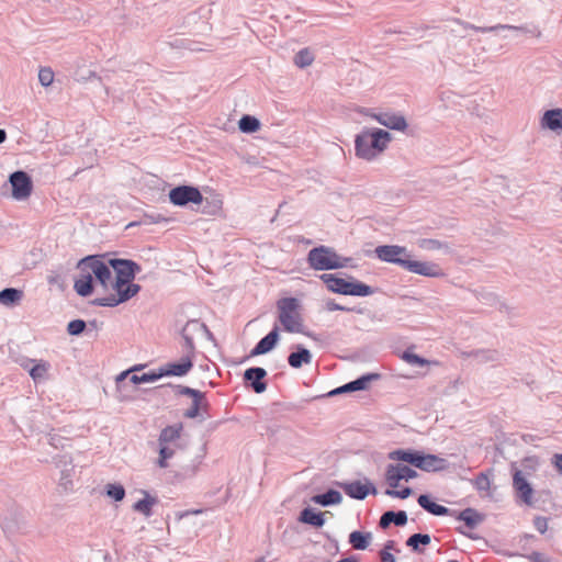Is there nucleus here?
Wrapping results in <instances>:
<instances>
[{
	"label": "nucleus",
	"instance_id": "nucleus-40",
	"mask_svg": "<svg viewBox=\"0 0 562 562\" xmlns=\"http://www.w3.org/2000/svg\"><path fill=\"white\" fill-rule=\"evenodd\" d=\"M386 494L390 496H393V497L404 499V498H407L412 494V490L409 487H405L403 490L392 488V490H387Z\"/></svg>",
	"mask_w": 562,
	"mask_h": 562
},
{
	"label": "nucleus",
	"instance_id": "nucleus-8",
	"mask_svg": "<svg viewBox=\"0 0 562 562\" xmlns=\"http://www.w3.org/2000/svg\"><path fill=\"white\" fill-rule=\"evenodd\" d=\"M194 345L191 339L186 338L183 346V356L178 362H169L159 369L162 376H183L193 367Z\"/></svg>",
	"mask_w": 562,
	"mask_h": 562
},
{
	"label": "nucleus",
	"instance_id": "nucleus-20",
	"mask_svg": "<svg viewBox=\"0 0 562 562\" xmlns=\"http://www.w3.org/2000/svg\"><path fill=\"white\" fill-rule=\"evenodd\" d=\"M182 428V424L165 427L158 438L159 445H169L170 442L178 440L181 436Z\"/></svg>",
	"mask_w": 562,
	"mask_h": 562
},
{
	"label": "nucleus",
	"instance_id": "nucleus-39",
	"mask_svg": "<svg viewBox=\"0 0 562 562\" xmlns=\"http://www.w3.org/2000/svg\"><path fill=\"white\" fill-rule=\"evenodd\" d=\"M85 328L86 323L83 321L75 319L68 324L67 330L70 335H79L85 330Z\"/></svg>",
	"mask_w": 562,
	"mask_h": 562
},
{
	"label": "nucleus",
	"instance_id": "nucleus-4",
	"mask_svg": "<svg viewBox=\"0 0 562 562\" xmlns=\"http://www.w3.org/2000/svg\"><path fill=\"white\" fill-rule=\"evenodd\" d=\"M301 303L295 297H283L277 302L278 319L283 330L291 334L304 331V318Z\"/></svg>",
	"mask_w": 562,
	"mask_h": 562
},
{
	"label": "nucleus",
	"instance_id": "nucleus-6",
	"mask_svg": "<svg viewBox=\"0 0 562 562\" xmlns=\"http://www.w3.org/2000/svg\"><path fill=\"white\" fill-rule=\"evenodd\" d=\"M307 261L312 269L323 271L345 268L350 259L339 256L330 247L318 246L308 251Z\"/></svg>",
	"mask_w": 562,
	"mask_h": 562
},
{
	"label": "nucleus",
	"instance_id": "nucleus-31",
	"mask_svg": "<svg viewBox=\"0 0 562 562\" xmlns=\"http://www.w3.org/2000/svg\"><path fill=\"white\" fill-rule=\"evenodd\" d=\"M154 504L155 499L149 496H146L145 498L139 499L134 504V509L148 517L151 515V507Z\"/></svg>",
	"mask_w": 562,
	"mask_h": 562
},
{
	"label": "nucleus",
	"instance_id": "nucleus-45",
	"mask_svg": "<svg viewBox=\"0 0 562 562\" xmlns=\"http://www.w3.org/2000/svg\"><path fill=\"white\" fill-rule=\"evenodd\" d=\"M326 308L328 311H349V308L341 306V305L335 303L334 301H328L326 303Z\"/></svg>",
	"mask_w": 562,
	"mask_h": 562
},
{
	"label": "nucleus",
	"instance_id": "nucleus-28",
	"mask_svg": "<svg viewBox=\"0 0 562 562\" xmlns=\"http://www.w3.org/2000/svg\"><path fill=\"white\" fill-rule=\"evenodd\" d=\"M238 127L244 133H255L260 128V122L255 116L244 115L238 122Z\"/></svg>",
	"mask_w": 562,
	"mask_h": 562
},
{
	"label": "nucleus",
	"instance_id": "nucleus-14",
	"mask_svg": "<svg viewBox=\"0 0 562 562\" xmlns=\"http://www.w3.org/2000/svg\"><path fill=\"white\" fill-rule=\"evenodd\" d=\"M342 488L349 497L357 498V499L366 498L367 495L370 493L371 488H372L373 494L376 493L375 488L373 486H371V484L362 483L360 481L346 483L342 485Z\"/></svg>",
	"mask_w": 562,
	"mask_h": 562
},
{
	"label": "nucleus",
	"instance_id": "nucleus-34",
	"mask_svg": "<svg viewBox=\"0 0 562 562\" xmlns=\"http://www.w3.org/2000/svg\"><path fill=\"white\" fill-rule=\"evenodd\" d=\"M160 378H161V374H159V371H158V372L144 373L142 375L132 374L130 376V380L133 384H140V383L155 382Z\"/></svg>",
	"mask_w": 562,
	"mask_h": 562
},
{
	"label": "nucleus",
	"instance_id": "nucleus-51",
	"mask_svg": "<svg viewBox=\"0 0 562 562\" xmlns=\"http://www.w3.org/2000/svg\"><path fill=\"white\" fill-rule=\"evenodd\" d=\"M449 562H458V561H456V560H450Z\"/></svg>",
	"mask_w": 562,
	"mask_h": 562
},
{
	"label": "nucleus",
	"instance_id": "nucleus-5",
	"mask_svg": "<svg viewBox=\"0 0 562 562\" xmlns=\"http://www.w3.org/2000/svg\"><path fill=\"white\" fill-rule=\"evenodd\" d=\"M321 280L325 283L328 291L342 295L368 296L373 293L371 286L353 279L340 278L334 273H323Z\"/></svg>",
	"mask_w": 562,
	"mask_h": 562
},
{
	"label": "nucleus",
	"instance_id": "nucleus-36",
	"mask_svg": "<svg viewBox=\"0 0 562 562\" xmlns=\"http://www.w3.org/2000/svg\"><path fill=\"white\" fill-rule=\"evenodd\" d=\"M402 359L404 361H406L407 363L409 364H414V366H428L430 364L431 362L428 361L427 359H424L422 357H419L418 355H415L413 352H409V351H405L402 356Z\"/></svg>",
	"mask_w": 562,
	"mask_h": 562
},
{
	"label": "nucleus",
	"instance_id": "nucleus-25",
	"mask_svg": "<svg viewBox=\"0 0 562 562\" xmlns=\"http://www.w3.org/2000/svg\"><path fill=\"white\" fill-rule=\"evenodd\" d=\"M342 497L338 491L329 490L328 492L316 495L313 497V502L323 506H328L333 504H339Z\"/></svg>",
	"mask_w": 562,
	"mask_h": 562
},
{
	"label": "nucleus",
	"instance_id": "nucleus-15",
	"mask_svg": "<svg viewBox=\"0 0 562 562\" xmlns=\"http://www.w3.org/2000/svg\"><path fill=\"white\" fill-rule=\"evenodd\" d=\"M379 375L378 374H367V375H363L352 382H349L340 387H337L335 389L334 391H331L329 393V395H336V394H341V393H346V392H353V391H360V390H364L368 387V384L372 381V380H375L378 379Z\"/></svg>",
	"mask_w": 562,
	"mask_h": 562
},
{
	"label": "nucleus",
	"instance_id": "nucleus-37",
	"mask_svg": "<svg viewBox=\"0 0 562 562\" xmlns=\"http://www.w3.org/2000/svg\"><path fill=\"white\" fill-rule=\"evenodd\" d=\"M38 80L44 87H48L54 81V71L49 67H43L38 71Z\"/></svg>",
	"mask_w": 562,
	"mask_h": 562
},
{
	"label": "nucleus",
	"instance_id": "nucleus-21",
	"mask_svg": "<svg viewBox=\"0 0 562 562\" xmlns=\"http://www.w3.org/2000/svg\"><path fill=\"white\" fill-rule=\"evenodd\" d=\"M417 502L420 507L436 516H443L449 512L447 507L432 502L427 495H420Z\"/></svg>",
	"mask_w": 562,
	"mask_h": 562
},
{
	"label": "nucleus",
	"instance_id": "nucleus-24",
	"mask_svg": "<svg viewBox=\"0 0 562 562\" xmlns=\"http://www.w3.org/2000/svg\"><path fill=\"white\" fill-rule=\"evenodd\" d=\"M23 292L18 289L8 288L0 292V304L10 306L21 301Z\"/></svg>",
	"mask_w": 562,
	"mask_h": 562
},
{
	"label": "nucleus",
	"instance_id": "nucleus-33",
	"mask_svg": "<svg viewBox=\"0 0 562 562\" xmlns=\"http://www.w3.org/2000/svg\"><path fill=\"white\" fill-rule=\"evenodd\" d=\"M159 458L157 464L159 468L165 469L168 467V459L172 458L175 450L168 447V445H159Z\"/></svg>",
	"mask_w": 562,
	"mask_h": 562
},
{
	"label": "nucleus",
	"instance_id": "nucleus-41",
	"mask_svg": "<svg viewBox=\"0 0 562 562\" xmlns=\"http://www.w3.org/2000/svg\"><path fill=\"white\" fill-rule=\"evenodd\" d=\"M533 525L540 533H544L548 530V519L546 517H536Z\"/></svg>",
	"mask_w": 562,
	"mask_h": 562
},
{
	"label": "nucleus",
	"instance_id": "nucleus-48",
	"mask_svg": "<svg viewBox=\"0 0 562 562\" xmlns=\"http://www.w3.org/2000/svg\"><path fill=\"white\" fill-rule=\"evenodd\" d=\"M199 413H200V409H198L196 407H194V405H192L191 408L188 411L187 416L193 418V417L198 416Z\"/></svg>",
	"mask_w": 562,
	"mask_h": 562
},
{
	"label": "nucleus",
	"instance_id": "nucleus-9",
	"mask_svg": "<svg viewBox=\"0 0 562 562\" xmlns=\"http://www.w3.org/2000/svg\"><path fill=\"white\" fill-rule=\"evenodd\" d=\"M169 200L175 205L184 206L188 203L201 204L203 195L195 187L179 186L170 190Z\"/></svg>",
	"mask_w": 562,
	"mask_h": 562
},
{
	"label": "nucleus",
	"instance_id": "nucleus-13",
	"mask_svg": "<svg viewBox=\"0 0 562 562\" xmlns=\"http://www.w3.org/2000/svg\"><path fill=\"white\" fill-rule=\"evenodd\" d=\"M22 367L26 369L31 375V378L37 382L42 379H45L50 364L45 360H33L27 359L25 362L22 363Z\"/></svg>",
	"mask_w": 562,
	"mask_h": 562
},
{
	"label": "nucleus",
	"instance_id": "nucleus-30",
	"mask_svg": "<svg viewBox=\"0 0 562 562\" xmlns=\"http://www.w3.org/2000/svg\"><path fill=\"white\" fill-rule=\"evenodd\" d=\"M314 61V56L307 48L301 49L294 57V64L300 67L304 68Z\"/></svg>",
	"mask_w": 562,
	"mask_h": 562
},
{
	"label": "nucleus",
	"instance_id": "nucleus-18",
	"mask_svg": "<svg viewBox=\"0 0 562 562\" xmlns=\"http://www.w3.org/2000/svg\"><path fill=\"white\" fill-rule=\"evenodd\" d=\"M541 125L551 131L562 130V109L548 110L541 119Z\"/></svg>",
	"mask_w": 562,
	"mask_h": 562
},
{
	"label": "nucleus",
	"instance_id": "nucleus-35",
	"mask_svg": "<svg viewBox=\"0 0 562 562\" xmlns=\"http://www.w3.org/2000/svg\"><path fill=\"white\" fill-rule=\"evenodd\" d=\"M459 519L464 521L469 527H474L480 521V516L475 510L468 508L461 512Z\"/></svg>",
	"mask_w": 562,
	"mask_h": 562
},
{
	"label": "nucleus",
	"instance_id": "nucleus-17",
	"mask_svg": "<svg viewBox=\"0 0 562 562\" xmlns=\"http://www.w3.org/2000/svg\"><path fill=\"white\" fill-rule=\"evenodd\" d=\"M267 372L262 368H249L245 371V379L251 382V386L256 393H262L267 385L261 380L266 376Z\"/></svg>",
	"mask_w": 562,
	"mask_h": 562
},
{
	"label": "nucleus",
	"instance_id": "nucleus-44",
	"mask_svg": "<svg viewBox=\"0 0 562 562\" xmlns=\"http://www.w3.org/2000/svg\"><path fill=\"white\" fill-rule=\"evenodd\" d=\"M552 463L558 472L562 474V453H555L552 458Z\"/></svg>",
	"mask_w": 562,
	"mask_h": 562
},
{
	"label": "nucleus",
	"instance_id": "nucleus-27",
	"mask_svg": "<svg viewBox=\"0 0 562 562\" xmlns=\"http://www.w3.org/2000/svg\"><path fill=\"white\" fill-rule=\"evenodd\" d=\"M300 520L314 527H322L325 522L323 514L315 513L310 508H305L304 510H302Z\"/></svg>",
	"mask_w": 562,
	"mask_h": 562
},
{
	"label": "nucleus",
	"instance_id": "nucleus-2",
	"mask_svg": "<svg viewBox=\"0 0 562 562\" xmlns=\"http://www.w3.org/2000/svg\"><path fill=\"white\" fill-rule=\"evenodd\" d=\"M379 259L386 262L397 263L406 270L426 277H437L438 267L434 263L411 260L404 247L397 245H384L375 248Z\"/></svg>",
	"mask_w": 562,
	"mask_h": 562
},
{
	"label": "nucleus",
	"instance_id": "nucleus-10",
	"mask_svg": "<svg viewBox=\"0 0 562 562\" xmlns=\"http://www.w3.org/2000/svg\"><path fill=\"white\" fill-rule=\"evenodd\" d=\"M12 196L15 200H26L32 193V181L26 172L15 171L10 176Z\"/></svg>",
	"mask_w": 562,
	"mask_h": 562
},
{
	"label": "nucleus",
	"instance_id": "nucleus-32",
	"mask_svg": "<svg viewBox=\"0 0 562 562\" xmlns=\"http://www.w3.org/2000/svg\"><path fill=\"white\" fill-rule=\"evenodd\" d=\"M420 543L424 544V546L429 544L430 543V536L429 535H424V533H414L406 541V544L408 547H411L415 551L418 550V544H420Z\"/></svg>",
	"mask_w": 562,
	"mask_h": 562
},
{
	"label": "nucleus",
	"instance_id": "nucleus-50",
	"mask_svg": "<svg viewBox=\"0 0 562 562\" xmlns=\"http://www.w3.org/2000/svg\"><path fill=\"white\" fill-rule=\"evenodd\" d=\"M7 134L3 130H0V144L5 140Z\"/></svg>",
	"mask_w": 562,
	"mask_h": 562
},
{
	"label": "nucleus",
	"instance_id": "nucleus-52",
	"mask_svg": "<svg viewBox=\"0 0 562 562\" xmlns=\"http://www.w3.org/2000/svg\"><path fill=\"white\" fill-rule=\"evenodd\" d=\"M258 562H266L265 560H259Z\"/></svg>",
	"mask_w": 562,
	"mask_h": 562
},
{
	"label": "nucleus",
	"instance_id": "nucleus-19",
	"mask_svg": "<svg viewBox=\"0 0 562 562\" xmlns=\"http://www.w3.org/2000/svg\"><path fill=\"white\" fill-rule=\"evenodd\" d=\"M279 334L278 328H273L266 337H263L252 350V355L267 353L273 349L278 342Z\"/></svg>",
	"mask_w": 562,
	"mask_h": 562
},
{
	"label": "nucleus",
	"instance_id": "nucleus-12",
	"mask_svg": "<svg viewBox=\"0 0 562 562\" xmlns=\"http://www.w3.org/2000/svg\"><path fill=\"white\" fill-rule=\"evenodd\" d=\"M380 124L396 131H405L407 123L404 116L394 113L369 114Z\"/></svg>",
	"mask_w": 562,
	"mask_h": 562
},
{
	"label": "nucleus",
	"instance_id": "nucleus-3",
	"mask_svg": "<svg viewBox=\"0 0 562 562\" xmlns=\"http://www.w3.org/2000/svg\"><path fill=\"white\" fill-rule=\"evenodd\" d=\"M391 139V134L384 130L367 128L355 139L356 155L364 160H373L386 149Z\"/></svg>",
	"mask_w": 562,
	"mask_h": 562
},
{
	"label": "nucleus",
	"instance_id": "nucleus-46",
	"mask_svg": "<svg viewBox=\"0 0 562 562\" xmlns=\"http://www.w3.org/2000/svg\"><path fill=\"white\" fill-rule=\"evenodd\" d=\"M182 394L189 395L191 397H201V392L194 389L184 387L181 392Z\"/></svg>",
	"mask_w": 562,
	"mask_h": 562
},
{
	"label": "nucleus",
	"instance_id": "nucleus-42",
	"mask_svg": "<svg viewBox=\"0 0 562 562\" xmlns=\"http://www.w3.org/2000/svg\"><path fill=\"white\" fill-rule=\"evenodd\" d=\"M390 548H391V546H386L385 549H390ZM380 555H381L382 562H395L394 555L391 552H389L387 550L381 551Z\"/></svg>",
	"mask_w": 562,
	"mask_h": 562
},
{
	"label": "nucleus",
	"instance_id": "nucleus-49",
	"mask_svg": "<svg viewBox=\"0 0 562 562\" xmlns=\"http://www.w3.org/2000/svg\"><path fill=\"white\" fill-rule=\"evenodd\" d=\"M498 27L505 29L506 26L501 25V26H494V27H490V29L471 26V29H473V30H475V31H481V32L493 31V30H496V29H498Z\"/></svg>",
	"mask_w": 562,
	"mask_h": 562
},
{
	"label": "nucleus",
	"instance_id": "nucleus-22",
	"mask_svg": "<svg viewBox=\"0 0 562 562\" xmlns=\"http://www.w3.org/2000/svg\"><path fill=\"white\" fill-rule=\"evenodd\" d=\"M289 364L292 368H301L303 363L308 364L312 361V355L310 350L305 348H299L296 352H292L288 358Z\"/></svg>",
	"mask_w": 562,
	"mask_h": 562
},
{
	"label": "nucleus",
	"instance_id": "nucleus-23",
	"mask_svg": "<svg viewBox=\"0 0 562 562\" xmlns=\"http://www.w3.org/2000/svg\"><path fill=\"white\" fill-rule=\"evenodd\" d=\"M406 521L407 515L405 512H386L380 519V526L386 528L391 522H394L396 526H404Z\"/></svg>",
	"mask_w": 562,
	"mask_h": 562
},
{
	"label": "nucleus",
	"instance_id": "nucleus-47",
	"mask_svg": "<svg viewBox=\"0 0 562 562\" xmlns=\"http://www.w3.org/2000/svg\"><path fill=\"white\" fill-rule=\"evenodd\" d=\"M139 368H140V367H137V366H136V367L132 368L131 370H126V371L121 372V373L116 376V382L119 383V382L123 381L125 378H127V376L130 375V373H131V372H134V371L138 370Z\"/></svg>",
	"mask_w": 562,
	"mask_h": 562
},
{
	"label": "nucleus",
	"instance_id": "nucleus-7",
	"mask_svg": "<svg viewBox=\"0 0 562 562\" xmlns=\"http://www.w3.org/2000/svg\"><path fill=\"white\" fill-rule=\"evenodd\" d=\"M391 460L407 462L423 471H441L446 461L434 454H424L413 450H395L389 454Z\"/></svg>",
	"mask_w": 562,
	"mask_h": 562
},
{
	"label": "nucleus",
	"instance_id": "nucleus-16",
	"mask_svg": "<svg viewBox=\"0 0 562 562\" xmlns=\"http://www.w3.org/2000/svg\"><path fill=\"white\" fill-rule=\"evenodd\" d=\"M513 484L522 502L528 505L531 504L532 488L520 471L515 472Z\"/></svg>",
	"mask_w": 562,
	"mask_h": 562
},
{
	"label": "nucleus",
	"instance_id": "nucleus-1",
	"mask_svg": "<svg viewBox=\"0 0 562 562\" xmlns=\"http://www.w3.org/2000/svg\"><path fill=\"white\" fill-rule=\"evenodd\" d=\"M79 274L74 289L80 296L97 294L99 306H116L135 296L140 286L133 282L139 266L132 260L110 259L106 262L95 256L78 263Z\"/></svg>",
	"mask_w": 562,
	"mask_h": 562
},
{
	"label": "nucleus",
	"instance_id": "nucleus-43",
	"mask_svg": "<svg viewBox=\"0 0 562 562\" xmlns=\"http://www.w3.org/2000/svg\"><path fill=\"white\" fill-rule=\"evenodd\" d=\"M193 400V403L192 405H194V407H196L198 409H202L205 407L206 403H205V397H204V394L201 392V397H192Z\"/></svg>",
	"mask_w": 562,
	"mask_h": 562
},
{
	"label": "nucleus",
	"instance_id": "nucleus-26",
	"mask_svg": "<svg viewBox=\"0 0 562 562\" xmlns=\"http://www.w3.org/2000/svg\"><path fill=\"white\" fill-rule=\"evenodd\" d=\"M371 540V533H363L361 531H352L349 535V542L356 550H364L368 548Z\"/></svg>",
	"mask_w": 562,
	"mask_h": 562
},
{
	"label": "nucleus",
	"instance_id": "nucleus-11",
	"mask_svg": "<svg viewBox=\"0 0 562 562\" xmlns=\"http://www.w3.org/2000/svg\"><path fill=\"white\" fill-rule=\"evenodd\" d=\"M416 476L415 470L402 463L390 464L385 472L386 482L392 488H396L400 485V481H408Z\"/></svg>",
	"mask_w": 562,
	"mask_h": 562
},
{
	"label": "nucleus",
	"instance_id": "nucleus-29",
	"mask_svg": "<svg viewBox=\"0 0 562 562\" xmlns=\"http://www.w3.org/2000/svg\"><path fill=\"white\" fill-rule=\"evenodd\" d=\"M491 475L492 472L488 473L482 472L475 476L472 481L474 487L480 492H490L491 490Z\"/></svg>",
	"mask_w": 562,
	"mask_h": 562
},
{
	"label": "nucleus",
	"instance_id": "nucleus-38",
	"mask_svg": "<svg viewBox=\"0 0 562 562\" xmlns=\"http://www.w3.org/2000/svg\"><path fill=\"white\" fill-rule=\"evenodd\" d=\"M106 493L115 501H122L125 496V490L122 485L109 484Z\"/></svg>",
	"mask_w": 562,
	"mask_h": 562
}]
</instances>
